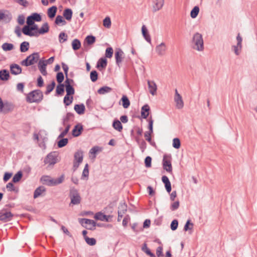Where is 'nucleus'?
<instances>
[{"instance_id": "obj_50", "label": "nucleus", "mask_w": 257, "mask_h": 257, "mask_svg": "<svg viewBox=\"0 0 257 257\" xmlns=\"http://www.w3.org/2000/svg\"><path fill=\"white\" fill-rule=\"evenodd\" d=\"M23 176V173L21 171L18 172L13 177L12 182L13 183L18 182L22 178Z\"/></svg>"}, {"instance_id": "obj_12", "label": "nucleus", "mask_w": 257, "mask_h": 257, "mask_svg": "<svg viewBox=\"0 0 257 257\" xmlns=\"http://www.w3.org/2000/svg\"><path fill=\"white\" fill-rule=\"evenodd\" d=\"M94 217L96 220H97L109 222L110 221L109 219L112 217V215H106L101 212H98L95 213Z\"/></svg>"}, {"instance_id": "obj_61", "label": "nucleus", "mask_w": 257, "mask_h": 257, "mask_svg": "<svg viewBox=\"0 0 257 257\" xmlns=\"http://www.w3.org/2000/svg\"><path fill=\"white\" fill-rule=\"evenodd\" d=\"M115 202H116V201L109 204V205L104 208V210H105L104 212H105V213H108L109 212H112V208H113V206L115 205Z\"/></svg>"}, {"instance_id": "obj_40", "label": "nucleus", "mask_w": 257, "mask_h": 257, "mask_svg": "<svg viewBox=\"0 0 257 257\" xmlns=\"http://www.w3.org/2000/svg\"><path fill=\"white\" fill-rule=\"evenodd\" d=\"M96 41L95 37L92 35H88L86 36L84 40V43L86 42L87 45H90L95 43Z\"/></svg>"}, {"instance_id": "obj_48", "label": "nucleus", "mask_w": 257, "mask_h": 257, "mask_svg": "<svg viewBox=\"0 0 257 257\" xmlns=\"http://www.w3.org/2000/svg\"><path fill=\"white\" fill-rule=\"evenodd\" d=\"M68 143L67 138H61L57 143L58 147L61 148L65 146Z\"/></svg>"}, {"instance_id": "obj_32", "label": "nucleus", "mask_w": 257, "mask_h": 257, "mask_svg": "<svg viewBox=\"0 0 257 257\" xmlns=\"http://www.w3.org/2000/svg\"><path fill=\"white\" fill-rule=\"evenodd\" d=\"M113 127L117 130V131L120 132L122 130V125L118 119H115L113 120L112 123Z\"/></svg>"}, {"instance_id": "obj_60", "label": "nucleus", "mask_w": 257, "mask_h": 257, "mask_svg": "<svg viewBox=\"0 0 257 257\" xmlns=\"http://www.w3.org/2000/svg\"><path fill=\"white\" fill-rule=\"evenodd\" d=\"M103 25L106 28H109L111 26V20L109 17H106L103 21Z\"/></svg>"}, {"instance_id": "obj_11", "label": "nucleus", "mask_w": 257, "mask_h": 257, "mask_svg": "<svg viewBox=\"0 0 257 257\" xmlns=\"http://www.w3.org/2000/svg\"><path fill=\"white\" fill-rule=\"evenodd\" d=\"M127 211V205L125 202H121L118 206L117 221H120L124 214Z\"/></svg>"}, {"instance_id": "obj_26", "label": "nucleus", "mask_w": 257, "mask_h": 257, "mask_svg": "<svg viewBox=\"0 0 257 257\" xmlns=\"http://www.w3.org/2000/svg\"><path fill=\"white\" fill-rule=\"evenodd\" d=\"M74 109L77 114L81 115L84 113L85 107L83 104H77L74 105Z\"/></svg>"}, {"instance_id": "obj_1", "label": "nucleus", "mask_w": 257, "mask_h": 257, "mask_svg": "<svg viewBox=\"0 0 257 257\" xmlns=\"http://www.w3.org/2000/svg\"><path fill=\"white\" fill-rule=\"evenodd\" d=\"M43 94L40 89H36L30 92L26 96V100L29 103H39L43 99Z\"/></svg>"}, {"instance_id": "obj_6", "label": "nucleus", "mask_w": 257, "mask_h": 257, "mask_svg": "<svg viewBox=\"0 0 257 257\" xmlns=\"http://www.w3.org/2000/svg\"><path fill=\"white\" fill-rule=\"evenodd\" d=\"M172 157L171 155L165 154L162 161L163 168L167 172L172 173V166L171 164Z\"/></svg>"}, {"instance_id": "obj_20", "label": "nucleus", "mask_w": 257, "mask_h": 257, "mask_svg": "<svg viewBox=\"0 0 257 257\" xmlns=\"http://www.w3.org/2000/svg\"><path fill=\"white\" fill-rule=\"evenodd\" d=\"M107 61L105 57L100 58L97 61L96 68L101 70V69H105L107 66Z\"/></svg>"}, {"instance_id": "obj_42", "label": "nucleus", "mask_w": 257, "mask_h": 257, "mask_svg": "<svg viewBox=\"0 0 257 257\" xmlns=\"http://www.w3.org/2000/svg\"><path fill=\"white\" fill-rule=\"evenodd\" d=\"M2 48L5 51H9L14 48V46L12 43H5L2 45Z\"/></svg>"}, {"instance_id": "obj_64", "label": "nucleus", "mask_w": 257, "mask_h": 257, "mask_svg": "<svg viewBox=\"0 0 257 257\" xmlns=\"http://www.w3.org/2000/svg\"><path fill=\"white\" fill-rule=\"evenodd\" d=\"M163 249V248L162 246H159L157 248L156 255L157 257H164Z\"/></svg>"}, {"instance_id": "obj_63", "label": "nucleus", "mask_w": 257, "mask_h": 257, "mask_svg": "<svg viewBox=\"0 0 257 257\" xmlns=\"http://www.w3.org/2000/svg\"><path fill=\"white\" fill-rule=\"evenodd\" d=\"M178 226V221L177 219H174L171 223L170 227L172 230H176Z\"/></svg>"}, {"instance_id": "obj_58", "label": "nucleus", "mask_w": 257, "mask_h": 257, "mask_svg": "<svg viewBox=\"0 0 257 257\" xmlns=\"http://www.w3.org/2000/svg\"><path fill=\"white\" fill-rule=\"evenodd\" d=\"M73 100V96H71L70 98L69 95H66L63 99L64 103L65 105L68 106L72 102Z\"/></svg>"}, {"instance_id": "obj_25", "label": "nucleus", "mask_w": 257, "mask_h": 257, "mask_svg": "<svg viewBox=\"0 0 257 257\" xmlns=\"http://www.w3.org/2000/svg\"><path fill=\"white\" fill-rule=\"evenodd\" d=\"M83 159V152L81 150H78L74 155V161L78 163H82Z\"/></svg>"}, {"instance_id": "obj_2", "label": "nucleus", "mask_w": 257, "mask_h": 257, "mask_svg": "<svg viewBox=\"0 0 257 257\" xmlns=\"http://www.w3.org/2000/svg\"><path fill=\"white\" fill-rule=\"evenodd\" d=\"M192 46L194 49L198 51H202L204 49V43L202 35L199 33H196L193 36L192 40Z\"/></svg>"}, {"instance_id": "obj_4", "label": "nucleus", "mask_w": 257, "mask_h": 257, "mask_svg": "<svg viewBox=\"0 0 257 257\" xmlns=\"http://www.w3.org/2000/svg\"><path fill=\"white\" fill-rule=\"evenodd\" d=\"M40 57L38 52H34L28 56L25 59L23 60L21 64L22 65L29 66L37 62Z\"/></svg>"}, {"instance_id": "obj_5", "label": "nucleus", "mask_w": 257, "mask_h": 257, "mask_svg": "<svg viewBox=\"0 0 257 257\" xmlns=\"http://www.w3.org/2000/svg\"><path fill=\"white\" fill-rule=\"evenodd\" d=\"M79 222L83 227L91 230H94L96 226V223L95 221L87 218H80Z\"/></svg>"}, {"instance_id": "obj_44", "label": "nucleus", "mask_w": 257, "mask_h": 257, "mask_svg": "<svg viewBox=\"0 0 257 257\" xmlns=\"http://www.w3.org/2000/svg\"><path fill=\"white\" fill-rule=\"evenodd\" d=\"M194 224L191 221L190 219L187 220L184 226L183 230L185 231H187L188 230H192L193 228Z\"/></svg>"}, {"instance_id": "obj_17", "label": "nucleus", "mask_w": 257, "mask_h": 257, "mask_svg": "<svg viewBox=\"0 0 257 257\" xmlns=\"http://www.w3.org/2000/svg\"><path fill=\"white\" fill-rule=\"evenodd\" d=\"M70 198L71 199L70 205H71V204L73 205H77L80 203L81 197L79 194H70Z\"/></svg>"}, {"instance_id": "obj_55", "label": "nucleus", "mask_w": 257, "mask_h": 257, "mask_svg": "<svg viewBox=\"0 0 257 257\" xmlns=\"http://www.w3.org/2000/svg\"><path fill=\"white\" fill-rule=\"evenodd\" d=\"M85 240L88 245L91 246H93L96 243V239L93 237L90 238L89 237H85Z\"/></svg>"}, {"instance_id": "obj_53", "label": "nucleus", "mask_w": 257, "mask_h": 257, "mask_svg": "<svg viewBox=\"0 0 257 257\" xmlns=\"http://www.w3.org/2000/svg\"><path fill=\"white\" fill-rule=\"evenodd\" d=\"M65 125H66V127H65V130L62 132H61V134L59 135L58 139H60V138H63L68 133L71 125L69 124H66Z\"/></svg>"}, {"instance_id": "obj_45", "label": "nucleus", "mask_w": 257, "mask_h": 257, "mask_svg": "<svg viewBox=\"0 0 257 257\" xmlns=\"http://www.w3.org/2000/svg\"><path fill=\"white\" fill-rule=\"evenodd\" d=\"M66 95H72L75 93V89L72 85H65Z\"/></svg>"}, {"instance_id": "obj_10", "label": "nucleus", "mask_w": 257, "mask_h": 257, "mask_svg": "<svg viewBox=\"0 0 257 257\" xmlns=\"http://www.w3.org/2000/svg\"><path fill=\"white\" fill-rule=\"evenodd\" d=\"M236 40H237V44L236 45H234L232 46L233 50L235 54L236 55L238 56L240 54L239 50L241 49L242 48V38L240 35V34L238 33L237 37H236Z\"/></svg>"}, {"instance_id": "obj_56", "label": "nucleus", "mask_w": 257, "mask_h": 257, "mask_svg": "<svg viewBox=\"0 0 257 257\" xmlns=\"http://www.w3.org/2000/svg\"><path fill=\"white\" fill-rule=\"evenodd\" d=\"M113 49L111 47H108L106 49L105 53V57L110 58L112 57L113 55Z\"/></svg>"}, {"instance_id": "obj_41", "label": "nucleus", "mask_w": 257, "mask_h": 257, "mask_svg": "<svg viewBox=\"0 0 257 257\" xmlns=\"http://www.w3.org/2000/svg\"><path fill=\"white\" fill-rule=\"evenodd\" d=\"M29 43L28 42L24 41L20 44V50L21 52H25L29 50Z\"/></svg>"}, {"instance_id": "obj_37", "label": "nucleus", "mask_w": 257, "mask_h": 257, "mask_svg": "<svg viewBox=\"0 0 257 257\" xmlns=\"http://www.w3.org/2000/svg\"><path fill=\"white\" fill-rule=\"evenodd\" d=\"M13 182H9L7 184L6 186V188L7 189L8 191L12 192L14 191L15 193H18L19 191V188L18 187L14 186Z\"/></svg>"}, {"instance_id": "obj_13", "label": "nucleus", "mask_w": 257, "mask_h": 257, "mask_svg": "<svg viewBox=\"0 0 257 257\" xmlns=\"http://www.w3.org/2000/svg\"><path fill=\"white\" fill-rule=\"evenodd\" d=\"M167 49L165 43L162 42L156 47L155 50L158 55L163 56L165 54Z\"/></svg>"}, {"instance_id": "obj_30", "label": "nucleus", "mask_w": 257, "mask_h": 257, "mask_svg": "<svg viewBox=\"0 0 257 257\" xmlns=\"http://www.w3.org/2000/svg\"><path fill=\"white\" fill-rule=\"evenodd\" d=\"M142 32L145 39L149 43H151V38L149 34L148 29L145 25H143L142 27Z\"/></svg>"}, {"instance_id": "obj_19", "label": "nucleus", "mask_w": 257, "mask_h": 257, "mask_svg": "<svg viewBox=\"0 0 257 257\" xmlns=\"http://www.w3.org/2000/svg\"><path fill=\"white\" fill-rule=\"evenodd\" d=\"M150 111V108L148 104L143 105L141 108V117L146 119L149 115Z\"/></svg>"}, {"instance_id": "obj_28", "label": "nucleus", "mask_w": 257, "mask_h": 257, "mask_svg": "<svg viewBox=\"0 0 257 257\" xmlns=\"http://www.w3.org/2000/svg\"><path fill=\"white\" fill-rule=\"evenodd\" d=\"M72 15L73 12L71 9L67 8L64 10L63 16L67 21L69 22L71 21Z\"/></svg>"}, {"instance_id": "obj_27", "label": "nucleus", "mask_w": 257, "mask_h": 257, "mask_svg": "<svg viewBox=\"0 0 257 257\" xmlns=\"http://www.w3.org/2000/svg\"><path fill=\"white\" fill-rule=\"evenodd\" d=\"M57 8L55 6H53L49 8L47 10V15L50 19H53L56 14Z\"/></svg>"}, {"instance_id": "obj_29", "label": "nucleus", "mask_w": 257, "mask_h": 257, "mask_svg": "<svg viewBox=\"0 0 257 257\" xmlns=\"http://www.w3.org/2000/svg\"><path fill=\"white\" fill-rule=\"evenodd\" d=\"M10 77L9 72L7 69H2L0 70V80L2 81H7Z\"/></svg>"}, {"instance_id": "obj_8", "label": "nucleus", "mask_w": 257, "mask_h": 257, "mask_svg": "<svg viewBox=\"0 0 257 257\" xmlns=\"http://www.w3.org/2000/svg\"><path fill=\"white\" fill-rule=\"evenodd\" d=\"M57 155L55 152H51L47 155L44 159V163L48 164L50 165H54L57 162Z\"/></svg>"}, {"instance_id": "obj_3", "label": "nucleus", "mask_w": 257, "mask_h": 257, "mask_svg": "<svg viewBox=\"0 0 257 257\" xmlns=\"http://www.w3.org/2000/svg\"><path fill=\"white\" fill-rule=\"evenodd\" d=\"M64 180V176L62 175L57 178H53L50 176H43L41 178L43 184L49 186H53L61 183Z\"/></svg>"}, {"instance_id": "obj_16", "label": "nucleus", "mask_w": 257, "mask_h": 257, "mask_svg": "<svg viewBox=\"0 0 257 257\" xmlns=\"http://www.w3.org/2000/svg\"><path fill=\"white\" fill-rule=\"evenodd\" d=\"M10 71L12 74L17 75L21 73L22 68L19 65L17 64H12L10 65Z\"/></svg>"}, {"instance_id": "obj_14", "label": "nucleus", "mask_w": 257, "mask_h": 257, "mask_svg": "<svg viewBox=\"0 0 257 257\" xmlns=\"http://www.w3.org/2000/svg\"><path fill=\"white\" fill-rule=\"evenodd\" d=\"M83 128V125L81 123H78L75 125L72 131V135L74 137H77L79 136L82 131Z\"/></svg>"}, {"instance_id": "obj_46", "label": "nucleus", "mask_w": 257, "mask_h": 257, "mask_svg": "<svg viewBox=\"0 0 257 257\" xmlns=\"http://www.w3.org/2000/svg\"><path fill=\"white\" fill-rule=\"evenodd\" d=\"M12 19V16L10 15H6L3 13L0 12V21L4 20L6 23H9Z\"/></svg>"}, {"instance_id": "obj_54", "label": "nucleus", "mask_w": 257, "mask_h": 257, "mask_svg": "<svg viewBox=\"0 0 257 257\" xmlns=\"http://www.w3.org/2000/svg\"><path fill=\"white\" fill-rule=\"evenodd\" d=\"M173 147L176 149H178L181 147V142L179 138H176L173 140Z\"/></svg>"}, {"instance_id": "obj_62", "label": "nucleus", "mask_w": 257, "mask_h": 257, "mask_svg": "<svg viewBox=\"0 0 257 257\" xmlns=\"http://www.w3.org/2000/svg\"><path fill=\"white\" fill-rule=\"evenodd\" d=\"M148 122H149V124H148V129H149V131L148 132H150V133H153V122H154V120H153V119L152 118V117L151 116L149 118Z\"/></svg>"}, {"instance_id": "obj_22", "label": "nucleus", "mask_w": 257, "mask_h": 257, "mask_svg": "<svg viewBox=\"0 0 257 257\" xmlns=\"http://www.w3.org/2000/svg\"><path fill=\"white\" fill-rule=\"evenodd\" d=\"M164 4V0H155L154 1L153 12H156L161 10Z\"/></svg>"}, {"instance_id": "obj_47", "label": "nucleus", "mask_w": 257, "mask_h": 257, "mask_svg": "<svg viewBox=\"0 0 257 257\" xmlns=\"http://www.w3.org/2000/svg\"><path fill=\"white\" fill-rule=\"evenodd\" d=\"M199 12V8L198 6H195L190 12V16L192 18L194 19L197 17Z\"/></svg>"}, {"instance_id": "obj_52", "label": "nucleus", "mask_w": 257, "mask_h": 257, "mask_svg": "<svg viewBox=\"0 0 257 257\" xmlns=\"http://www.w3.org/2000/svg\"><path fill=\"white\" fill-rule=\"evenodd\" d=\"M30 16L32 17V18L33 19V20L34 22H39L41 21V20H42V17L40 15V14H39L38 13H33L32 15H30Z\"/></svg>"}, {"instance_id": "obj_34", "label": "nucleus", "mask_w": 257, "mask_h": 257, "mask_svg": "<svg viewBox=\"0 0 257 257\" xmlns=\"http://www.w3.org/2000/svg\"><path fill=\"white\" fill-rule=\"evenodd\" d=\"M54 23L56 25L61 26H64L67 24L66 21L61 15H58L56 16Z\"/></svg>"}, {"instance_id": "obj_39", "label": "nucleus", "mask_w": 257, "mask_h": 257, "mask_svg": "<svg viewBox=\"0 0 257 257\" xmlns=\"http://www.w3.org/2000/svg\"><path fill=\"white\" fill-rule=\"evenodd\" d=\"M112 90V88L110 87L104 86L100 87L98 90L97 92L99 94H104L106 93H108Z\"/></svg>"}, {"instance_id": "obj_7", "label": "nucleus", "mask_w": 257, "mask_h": 257, "mask_svg": "<svg viewBox=\"0 0 257 257\" xmlns=\"http://www.w3.org/2000/svg\"><path fill=\"white\" fill-rule=\"evenodd\" d=\"M14 214L5 207L0 210V221L7 222L12 219Z\"/></svg>"}, {"instance_id": "obj_15", "label": "nucleus", "mask_w": 257, "mask_h": 257, "mask_svg": "<svg viewBox=\"0 0 257 257\" xmlns=\"http://www.w3.org/2000/svg\"><path fill=\"white\" fill-rule=\"evenodd\" d=\"M22 33L26 36L30 37L37 36V33L33 32L31 27L29 26H24L22 29Z\"/></svg>"}, {"instance_id": "obj_9", "label": "nucleus", "mask_w": 257, "mask_h": 257, "mask_svg": "<svg viewBox=\"0 0 257 257\" xmlns=\"http://www.w3.org/2000/svg\"><path fill=\"white\" fill-rule=\"evenodd\" d=\"M174 101L176 103V106L178 109H181L184 106V102L181 95L178 93L177 89H175Z\"/></svg>"}, {"instance_id": "obj_24", "label": "nucleus", "mask_w": 257, "mask_h": 257, "mask_svg": "<svg viewBox=\"0 0 257 257\" xmlns=\"http://www.w3.org/2000/svg\"><path fill=\"white\" fill-rule=\"evenodd\" d=\"M148 84L150 93L154 95L156 93L157 89L156 83L153 81L148 80Z\"/></svg>"}, {"instance_id": "obj_36", "label": "nucleus", "mask_w": 257, "mask_h": 257, "mask_svg": "<svg viewBox=\"0 0 257 257\" xmlns=\"http://www.w3.org/2000/svg\"><path fill=\"white\" fill-rule=\"evenodd\" d=\"M72 48L74 51L79 49L81 47V42L77 39H75L72 42Z\"/></svg>"}, {"instance_id": "obj_31", "label": "nucleus", "mask_w": 257, "mask_h": 257, "mask_svg": "<svg viewBox=\"0 0 257 257\" xmlns=\"http://www.w3.org/2000/svg\"><path fill=\"white\" fill-rule=\"evenodd\" d=\"M49 31V27L48 23L46 22L44 23L41 27L39 29L38 31L39 35H43L45 33H47Z\"/></svg>"}, {"instance_id": "obj_23", "label": "nucleus", "mask_w": 257, "mask_h": 257, "mask_svg": "<svg viewBox=\"0 0 257 257\" xmlns=\"http://www.w3.org/2000/svg\"><path fill=\"white\" fill-rule=\"evenodd\" d=\"M162 181L163 183L165 184V187L166 190L168 193H170L171 191V182L168 178V177L166 176H163L162 177Z\"/></svg>"}, {"instance_id": "obj_18", "label": "nucleus", "mask_w": 257, "mask_h": 257, "mask_svg": "<svg viewBox=\"0 0 257 257\" xmlns=\"http://www.w3.org/2000/svg\"><path fill=\"white\" fill-rule=\"evenodd\" d=\"M46 66L47 63H46L45 60H40L39 61L38 63V68L42 74L44 76H46L47 74Z\"/></svg>"}, {"instance_id": "obj_21", "label": "nucleus", "mask_w": 257, "mask_h": 257, "mask_svg": "<svg viewBox=\"0 0 257 257\" xmlns=\"http://www.w3.org/2000/svg\"><path fill=\"white\" fill-rule=\"evenodd\" d=\"M123 54V51L121 49H117L115 52V58L116 61V64L119 66L120 63L122 62V56Z\"/></svg>"}, {"instance_id": "obj_38", "label": "nucleus", "mask_w": 257, "mask_h": 257, "mask_svg": "<svg viewBox=\"0 0 257 257\" xmlns=\"http://www.w3.org/2000/svg\"><path fill=\"white\" fill-rule=\"evenodd\" d=\"M64 84L62 83L59 84L56 89V95H62L64 92Z\"/></svg>"}, {"instance_id": "obj_57", "label": "nucleus", "mask_w": 257, "mask_h": 257, "mask_svg": "<svg viewBox=\"0 0 257 257\" xmlns=\"http://www.w3.org/2000/svg\"><path fill=\"white\" fill-rule=\"evenodd\" d=\"M90 79L93 82H95L98 79V73L96 70H93L90 72Z\"/></svg>"}, {"instance_id": "obj_43", "label": "nucleus", "mask_w": 257, "mask_h": 257, "mask_svg": "<svg viewBox=\"0 0 257 257\" xmlns=\"http://www.w3.org/2000/svg\"><path fill=\"white\" fill-rule=\"evenodd\" d=\"M74 117V114L71 112H68L66 116H64L63 118V124L65 125L71 119H72Z\"/></svg>"}, {"instance_id": "obj_49", "label": "nucleus", "mask_w": 257, "mask_h": 257, "mask_svg": "<svg viewBox=\"0 0 257 257\" xmlns=\"http://www.w3.org/2000/svg\"><path fill=\"white\" fill-rule=\"evenodd\" d=\"M55 82L54 81H52L51 84L48 85L46 87V90L45 92V94H49L51 91H53L55 86Z\"/></svg>"}, {"instance_id": "obj_51", "label": "nucleus", "mask_w": 257, "mask_h": 257, "mask_svg": "<svg viewBox=\"0 0 257 257\" xmlns=\"http://www.w3.org/2000/svg\"><path fill=\"white\" fill-rule=\"evenodd\" d=\"M68 39V36L65 32H61L59 35V41L60 43L66 41Z\"/></svg>"}, {"instance_id": "obj_35", "label": "nucleus", "mask_w": 257, "mask_h": 257, "mask_svg": "<svg viewBox=\"0 0 257 257\" xmlns=\"http://www.w3.org/2000/svg\"><path fill=\"white\" fill-rule=\"evenodd\" d=\"M120 101L122 102V105L124 108H127L130 105V101L125 95H123Z\"/></svg>"}, {"instance_id": "obj_59", "label": "nucleus", "mask_w": 257, "mask_h": 257, "mask_svg": "<svg viewBox=\"0 0 257 257\" xmlns=\"http://www.w3.org/2000/svg\"><path fill=\"white\" fill-rule=\"evenodd\" d=\"M64 79V76L62 72H59L56 75V80L59 84L62 83Z\"/></svg>"}, {"instance_id": "obj_33", "label": "nucleus", "mask_w": 257, "mask_h": 257, "mask_svg": "<svg viewBox=\"0 0 257 257\" xmlns=\"http://www.w3.org/2000/svg\"><path fill=\"white\" fill-rule=\"evenodd\" d=\"M136 141L139 145L140 149L142 153H144L147 148V144L144 140H140L138 138H136Z\"/></svg>"}]
</instances>
